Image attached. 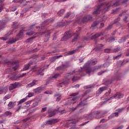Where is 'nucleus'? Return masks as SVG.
<instances>
[{"instance_id":"f257e3e1","label":"nucleus","mask_w":129,"mask_h":129,"mask_svg":"<svg viewBox=\"0 0 129 129\" xmlns=\"http://www.w3.org/2000/svg\"><path fill=\"white\" fill-rule=\"evenodd\" d=\"M117 6H119V1L117 0L114 3H113V2H106L104 3V9L103 10V13H106L109 9H110L111 7H117Z\"/></svg>"},{"instance_id":"f03ea898","label":"nucleus","mask_w":129,"mask_h":129,"mask_svg":"<svg viewBox=\"0 0 129 129\" xmlns=\"http://www.w3.org/2000/svg\"><path fill=\"white\" fill-rule=\"evenodd\" d=\"M73 34V33H72V31H71V30L66 32L64 34V36L61 39L60 41H68V40H69V39H70V38L72 37Z\"/></svg>"},{"instance_id":"7ed1b4c3","label":"nucleus","mask_w":129,"mask_h":129,"mask_svg":"<svg viewBox=\"0 0 129 129\" xmlns=\"http://www.w3.org/2000/svg\"><path fill=\"white\" fill-rule=\"evenodd\" d=\"M103 6L104 7V3H103L101 5L98 6L96 9L94 10L93 12H92V15L93 16H98V15L100 14V12H101V8H102Z\"/></svg>"},{"instance_id":"20e7f679","label":"nucleus","mask_w":129,"mask_h":129,"mask_svg":"<svg viewBox=\"0 0 129 129\" xmlns=\"http://www.w3.org/2000/svg\"><path fill=\"white\" fill-rule=\"evenodd\" d=\"M5 63L6 64H7L9 67H13V66H14L13 67V69H14L15 71H16V70L19 68V64H18L17 61H15L13 62L11 61H8Z\"/></svg>"},{"instance_id":"39448f33","label":"nucleus","mask_w":129,"mask_h":129,"mask_svg":"<svg viewBox=\"0 0 129 129\" xmlns=\"http://www.w3.org/2000/svg\"><path fill=\"white\" fill-rule=\"evenodd\" d=\"M64 111H65V110L59 111V109H56L55 110H52L51 109H49L48 110V113L49 114L48 117H52V116H54V115H55V112H60V113L63 114L64 113Z\"/></svg>"},{"instance_id":"423d86ee","label":"nucleus","mask_w":129,"mask_h":129,"mask_svg":"<svg viewBox=\"0 0 129 129\" xmlns=\"http://www.w3.org/2000/svg\"><path fill=\"white\" fill-rule=\"evenodd\" d=\"M100 68V66H97L93 68H91L89 67H87L86 68V71L87 73V74H89L90 75V74L91 72H94V71H96V70H98Z\"/></svg>"},{"instance_id":"0eeeda50","label":"nucleus","mask_w":129,"mask_h":129,"mask_svg":"<svg viewBox=\"0 0 129 129\" xmlns=\"http://www.w3.org/2000/svg\"><path fill=\"white\" fill-rule=\"evenodd\" d=\"M40 35H45L46 38L44 39V42H47L50 38V35L51 34V31L50 30H45L44 32L40 33Z\"/></svg>"},{"instance_id":"6e6552de","label":"nucleus","mask_w":129,"mask_h":129,"mask_svg":"<svg viewBox=\"0 0 129 129\" xmlns=\"http://www.w3.org/2000/svg\"><path fill=\"white\" fill-rule=\"evenodd\" d=\"M68 67H70V63L68 62H66L65 63L62 64L60 67H58L57 70H64V69H66V68H68Z\"/></svg>"},{"instance_id":"1a4fd4ad","label":"nucleus","mask_w":129,"mask_h":129,"mask_svg":"<svg viewBox=\"0 0 129 129\" xmlns=\"http://www.w3.org/2000/svg\"><path fill=\"white\" fill-rule=\"evenodd\" d=\"M20 78V75H18V73H14L10 76L11 80H18Z\"/></svg>"},{"instance_id":"9d476101","label":"nucleus","mask_w":129,"mask_h":129,"mask_svg":"<svg viewBox=\"0 0 129 129\" xmlns=\"http://www.w3.org/2000/svg\"><path fill=\"white\" fill-rule=\"evenodd\" d=\"M89 21H92V16L91 15H87L82 19L83 23H87V22H89Z\"/></svg>"},{"instance_id":"9b49d317","label":"nucleus","mask_w":129,"mask_h":129,"mask_svg":"<svg viewBox=\"0 0 129 129\" xmlns=\"http://www.w3.org/2000/svg\"><path fill=\"white\" fill-rule=\"evenodd\" d=\"M19 84H20V83L19 82L11 84L9 87V90H14V89L17 88V86H18Z\"/></svg>"},{"instance_id":"f8f14e48","label":"nucleus","mask_w":129,"mask_h":129,"mask_svg":"<svg viewBox=\"0 0 129 129\" xmlns=\"http://www.w3.org/2000/svg\"><path fill=\"white\" fill-rule=\"evenodd\" d=\"M88 99V98H87L83 101H81L78 105V107H79V106L81 107V106H84L85 105H86L87 104L86 100H87Z\"/></svg>"},{"instance_id":"ddd939ff","label":"nucleus","mask_w":129,"mask_h":129,"mask_svg":"<svg viewBox=\"0 0 129 129\" xmlns=\"http://www.w3.org/2000/svg\"><path fill=\"white\" fill-rule=\"evenodd\" d=\"M80 35V33L78 31H77L76 33H73V35L75 36V37L74 39H72V42H75V41H77V39L78 36Z\"/></svg>"},{"instance_id":"4468645a","label":"nucleus","mask_w":129,"mask_h":129,"mask_svg":"<svg viewBox=\"0 0 129 129\" xmlns=\"http://www.w3.org/2000/svg\"><path fill=\"white\" fill-rule=\"evenodd\" d=\"M57 122H58V120L57 119H52L47 121V124L50 125L55 124V123H57Z\"/></svg>"},{"instance_id":"2eb2a0df","label":"nucleus","mask_w":129,"mask_h":129,"mask_svg":"<svg viewBox=\"0 0 129 129\" xmlns=\"http://www.w3.org/2000/svg\"><path fill=\"white\" fill-rule=\"evenodd\" d=\"M82 47H83V46L80 45L77 47V48L76 50L69 51V52L67 53V55H72L73 54H74V53H76V52H77V51L79 50V48H82Z\"/></svg>"},{"instance_id":"dca6fc26","label":"nucleus","mask_w":129,"mask_h":129,"mask_svg":"<svg viewBox=\"0 0 129 129\" xmlns=\"http://www.w3.org/2000/svg\"><path fill=\"white\" fill-rule=\"evenodd\" d=\"M53 21L54 20L49 19L44 21L41 25L42 29H43V27H44V26H47V25H48L49 23H52Z\"/></svg>"},{"instance_id":"f3484780","label":"nucleus","mask_w":129,"mask_h":129,"mask_svg":"<svg viewBox=\"0 0 129 129\" xmlns=\"http://www.w3.org/2000/svg\"><path fill=\"white\" fill-rule=\"evenodd\" d=\"M60 57H63V55H60L54 56L50 58V62H54L56 60V59H59V58H60Z\"/></svg>"},{"instance_id":"a211bd4d","label":"nucleus","mask_w":129,"mask_h":129,"mask_svg":"<svg viewBox=\"0 0 129 129\" xmlns=\"http://www.w3.org/2000/svg\"><path fill=\"white\" fill-rule=\"evenodd\" d=\"M24 32H25V30L23 28L20 31L19 34H17V37H19V38H22V37L24 36Z\"/></svg>"},{"instance_id":"6ab92c4d","label":"nucleus","mask_w":129,"mask_h":129,"mask_svg":"<svg viewBox=\"0 0 129 129\" xmlns=\"http://www.w3.org/2000/svg\"><path fill=\"white\" fill-rule=\"evenodd\" d=\"M32 64V62H29L27 64L25 65L23 69V71H26V70H28L29 68H30V66H31Z\"/></svg>"},{"instance_id":"aec40b11","label":"nucleus","mask_w":129,"mask_h":129,"mask_svg":"<svg viewBox=\"0 0 129 129\" xmlns=\"http://www.w3.org/2000/svg\"><path fill=\"white\" fill-rule=\"evenodd\" d=\"M12 115V112L7 111L5 112L3 114L1 115V116H11Z\"/></svg>"},{"instance_id":"412c9836","label":"nucleus","mask_w":129,"mask_h":129,"mask_svg":"<svg viewBox=\"0 0 129 129\" xmlns=\"http://www.w3.org/2000/svg\"><path fill=\"white\" fill-rule=\"evenodd\" d=\"M12 28L14 30H17L19 28V24H18V22H14L12 25Z\"/></svg>"},{"instance_id":"4be33fe9","label":"nucleus","mask_w":129,"mask_h":129,"mask_svg":"<svg viewBox=\"0 0 129 129\" xmlns=\"http://www.w3.org/2000/svg\"><path fill=\"white\" fill-rule=\"evenodd\" d=\"M37 82H38V80H34L31 83L27 85V87H32L34 85H36Z\"/></svg>"},{"instance_id":"5701e85b","label":"nucleus","mask_w":129,"mask_h":129,"mask_svg":"<svg viewBox=\"0 0 129 129\" xmlns=\"http://www.w3.org/2000/svg\"><path fill=\"white\" fill-rule=\"evenodd\" d=\"M44 69H40L37 71V75H41V76H43L44 75V74L43 72H44Z\"/></svg>"},{"instance_id":"b1692460","label":"nucleus","mask_w":129,"mask_h":129,"mask_svg":"<svg viewBox=\"0 0 129 129\" xmlns=\"http://www.w3.org/2000/svg\"><path fill=\"white\" fill-rule=\"evenodd\" d=\"M42 90H43L42 88L38 87L35 89L34 92H35V93H36V94H38L40 93V92H41Z\"/></svg>"},{"instance_id":"393cba45","label":"nucleus","mask_w":129,"mask_h":129,"mask_svg":"<svg viewBox=\"0 0 129 129\" xmlns=\"http://www.w3.org/2000/svg\"><path fill=\"white\" fill-rule=\"evenodd\" d=\"M107 89V87H101L98 90V92L99 94L102 92V91H104V90H106Z\"/></svg>"},{"instance_id":"a878e982","label":"nucleus","mask_w":129,"mask_h":129,"mask_svg":"<svg viewBox=\"0 0 129 129\" xmlns=\"http://www.w3.org/2000/svg\"><path fill=\"white\" fill-rule=\"evenodd\" d=\"M114 41H115V39H114V37H111L108 39H106V41L108 42L109 43H111V42H114Z\"/></svg>"},{"instance_id":"bb28decb","label":"nucleus","mask_w":129,"mask_h":129,"mask_svg":"<svg viewBox=\"0 0 129 129\" xmlns=\"http://www.w3.org/2000/svg\"><path fill=\"white\" fill-rule=\"evenodd\" d=\"M60 75H61V74H55L53 76L49 77V80H53V78L56 79V78H57V77H59V76H60Z\"/></svg>"},{"instance_id":"cd10ccee","label":"nucleus","mask_w":129,"mask_h":129,"mask_svg":"<svg viewBox=\"0 0 129 129\" xmlns=\"http://www.w3.org/2000/svg\"><path fill=\"white\" fill-rule=\"evenodd\" d=\"M102 49H103V45L102 44H98L96 47V50H97V51H99V50H101Z\"/></svg>"},{"instance_id":"c85d7f7f","label":"nucleus","mask_w":129,"mask_h":129,"mask_svg":"<svg viewBox=\"0 0 129 129\" xmlns=\"http://www.w3.org/2000/svg\"><path fill=\"white\" fill-rule=\"evenodd\" d=\"M111 84V81L109 80H106L104 82V85H106V86L109 85V84Z\"/></svg>"},{"instance_id":"c756f323","label":"nucleus","mask_w":129,"mask_h":129,"mask_svg":"<svg viewBox=\"0 0 129 129\" xmlns=\"http://www.w3.org/2000/svg\"><path fill=\"white\" fill-rule=\"evenodd\" d=\"M77 97H74L72 98L71 101H69L67 105H70V104H71L72 103H73V102H72V101H74V100H76Z\"/></svg>"},{"instance_id":"7c9ffc66","label":"nucleus","mask_w":129,"mask_h":129,"mask_svg":"<svg viewBox=\"0 0 129 129\" xmlns=\"http://www.w3.org/2000/svg\"><path fill=\"white\" fill-rule=\"evenodd\" d=\"M97 38H98V35L97 34V33H96V34L93 35L91 37V40H96V39H97Z\"/></svg>"},{"instance_id":"2f4dec72","label":"nucleus","mask_w":129,"mask_h":129,"mask_svg":"<svg viewBox=\"0 0 129 129\" xmlns=\"http://www.w3.org/2000/svg\"><path fill=\"white\" fill-rule=\"evenodd\" d=\"M94 117V116H93V113H90L89 115H88V116H87V118H88L90 120H92Z\"/></svg>"},{"instance_id":"473e14b6","label":"nucleus","mask_w":129,"mask_h":129,"mask_svg":"<svg viewBox=\"0 0 129 129\" xmlns=\"http://www.w3.org/2000/svg\"><path fill=\"white\" fill-rule=\"evenodd\" d=\"M40 50V49L39 48H35V49H33L32 51H27V53H36V52H38V51H39Z\"/></svg>"},{"instance_id":"72a5a7b5","label":"nucleus","mask_w":129,"mask_h":129,"mask_svg":"<svg viewBox=\"0 0 129 129\" xmlns=\"http://www.w3.org/2000/svg\"><path fill=\"white\" fill-rule=\"evenodd\" d=\"M121 76L120 75V74H117V75H116L114 77V80H118V79H119V78H120Z\"/></svg>"},{"instance_id":"f704fd0d","label":"nucleus","mask_w":129,"mask_h":129,"mask_svg":"<svg viewBox=\"0 0 129 129\" xmlns=\"http://www.w3.org/2000/svg\"><path fill=\"white\" fill-rule=\"evenodd\" d=\"M80 79V77L78 76L76 77H73V78L72 79V81L75 82L76 80H79Z\"/></svg>"},{"instance_id":"c9c22d12","label":"nucleus","mask_w":129,"mask_h":129,"mask_svg":"<svg viewBox=\"0 0 129 129\" xmlns=\"http://www.w3.org/2000/svg\"><path fill=\"white\" fill-rule=\"evenodd\" d=\"M99 24V22H98V21H95L92 24L91 27H96V26H97V25H98Z\"/></svg>"},{"instance_id":"e433bc0d","label":"nucleus","mask_w":129,"mask_h":129,"mask_svg":"<svg viewBox=\"0 0 129 129\" xmlns=\"http://www.w3.org/2000/svg\"><path fill=\"white\" fill-rule=\"evenodd\" d=\"M64 13H65V10L61 9L59 12H58V15H60V16H62Z\"/></svg>"},{"instance_id":"4c0bfd02","label":"nucleus","mask_w":129,"mask_h":129,"mask_svg":"<svg viewBox=\"0 0 129 129\" xmlns=\"http://www.w3.org/2000/svg\"><path fill=\"white\" fill-rule=\"evenodd\" d=\"M5 73L6 74H10L12 73V69H8L7 70H6Z\"/></svg>"},{"instance_id":"58836bf2","label":"nucleus","mask_w":129,"mask_h":129,"mask_svg":"<svg viewBox=\"0 0 129 129\" xmlns=\"http://www.w3.org/2000/svg\"><path fill=\"white\" fill-rule=\"evenodd\" d=\"M71 15V12H68L64 16V19L69 18V16Z\"/></svg>"},{"instance_id":"ea45409f","label":"nucleus","mask_w":129,"mask_h":129,"mask_svg":"<svg viewBox=\"0 0 129 129\" xmlns=\"http://www.w3.org/2000/svg\"><path fill=\"white\" fill-rule=\"evenodd\" d=\"M26 100H27V97L21 99V100L19 102V104H21V103H23L25 102V101H26Z\"/></svg>"},{"instance_id":"a19ab883","label":"nucleus","mask_w":129,"mask_h":129,"mask_svg":"<svg viewBox=\"0 0 129 129\" xmlns=\"http://www.w3.org/2000/svg\"><path fill=\"white\" fill-rule=\"evenodd\" d=\"M36 69H37V66H34L31 68V71H33V72H36V71H37Z\"/></svg>"},{"instance_id":"79ce46f5","label":"nucleus","mask_w":129,"mask_h":129,"mask_svg":"<svg viewBox=\"0 0 129 129\" xmlns=\"http://www.w3.org/2000/svg\"><path fill=\"white\" fill-rule=\"evenodd\" d=\"M119 21H120V18L118 17L114 20L113 24H116V23H118Z\"/></svg>"},{"instance_id":"37998d69","label":"nucleus","mask_w":129,"mask_h":129,"mask_svg":"<svg viewBox=\"0 0 129 129\" xmlns=\"http://www.w3.org/2000/svg\"><path fill=\"white\" fill-rule=\"evenodd\" d=\"M65 78L68 79V80H70V79H71V74H68L65 76Z\"/></svg>"},{"instance_id":"c03bdc74","label":"nucleus","mask_w":129,"mask_h":129,"mask_svg":"<svg viewBox=\"0 0 129 129\" xmlns=\"http://www.w3.org/2000/svg\"><path fill=\"white\" fill-rule=\"evenodd\" d=\"M26 35H27V36H32V35H35V32L30 31V32L26 33Z\"/></svg>"},{"instance_id":"a18cd8bd","label":"nucleus","mask_w":129,"mask_h":129,"mask_svg":"<svg viewBox=\"0 0 129 129\" xmlns=\"http://www.w3.org/2000/svg\"><path fill=\"white\" fill-rule=\"evenodd\" d=\"M125 40H126V38L125 37H122L121 38V40L118 41V43H122V42H124Z\"/></svg>"},{"instance_id":"49530a36","label":"nucleus","mask_w":129,"mask_h":129,"mask_svg":"<svg viewBox=\"0 0 129 129\" xmlns=\"http://www.w3.org/2000/svg\"><path fill=\"white\" fill-rule=\"evenodd\" d=\"M125 40H126V38L125 37H122L121 38V40L118 41V43H122V42H124Z\"/></svg>"},{"instance_id":"de8ad7c7","label":"nucleus","mask_w":129,"mask_h":129,"mask_svg":"<svg viewBox=\"0 0 129 129\" xmlns=\"http://www.w3.org/2000/svg\"><path fill=\"white\" fill-rule=\"evenodd\" d=\"M120 50V48L119 47H117L116 48H115L113 50V52L114 53H116V52H118Z\"/></svg>"},{"instance_id":"09e8293b","label":"nucleus","mask_w":129,"mask_h":129,"mask_svg":"<svg viewBox=\"0 0 129 129\" xmlns=\"http://www.w3.org/2000/svg\"><path fill=\"white\" fill-rule=\"evenodd\" d=\"M117 96V93L115 94L114 95V96H113L112 97H111L110 98L108 99L107 100V101H108L109 100H110L111 99H112V98H115V97H116Z\"/></svg>"},{"instance_id":"8fccbe9b","label":"nucleus","mask_w":129,"mask_h":129,"mask_svg":"<svg viewBox=\"0 0 129 129\" xmlns=\"http://www.w3.org/2000/svg\"><path fill=\"white\" fill-rule=\"evenodd\" d=\"M8 106H9V107H10V108H12V107L14 106V103H13V102H10Z\"/></svg>"},{"instance_id":"3c124183","label":"nucleus","mask_w":129,"mask_h":129,"mask_svg":"<svg viewBox=\"0 0 129 129\" xmlns=\"http://www.w3.org/2000/svg\"><path fill=\"white\" fill-rule=\"evenodd\" d=\"M117 97L118 98H120L121 97H123V94L120 93H117Z\"/></svg>"},{"instance_id":"603ef678","label":"nucleus","mask_w":129,"mask_h":129,"mask_svg":"<svg viewBox=\"0 0 129 129\" xmlns=\"http://www.w3.org/2000/svg\"><path fill=\"white\" fill-rule=\"evenodd\" d=\"M16 42H17V40H15V39H12L11 40H10L8 43L9 44H14V43H16Z\"/></svg>"},{"instance_id":"864d4df0","label":"nucleus","mask_w":129,"mask_h":129,"mask_svg":"<svg viewBox=\"0 0 129 129\" xmlns=\"http://www.w3.org/2000/svg\"><path fill=\"white\" fill-rule=\"evenodd\" d=\"M121 55H122L121 54H120L117 55L116 56H114L113 59H119V58H120V57H121Z\"/></svg>"},{"instance_id":"5fc2aeb1","label":"nucleus","mask_w":129,"mask_h":129,"mask_svg":"<svg viewBox=\"0 0 129 129\" xmlns=\"http://www.w3.org/2000/svg\"><path fill=\"white\" fill-rule=\"evenodd\" d=\"M111 28H112V25H110L108 26V27L105 29V31H108V30H110Z\"/></svg>"},{"instance_id":"6e6d98bb","label":"nucleus","mask_w":129,"mask_h":129,"mask_svg":"<svg viewBox=\"0 0 129 129\" xmlns=\"http://www.w3.org/2000/svg\"><path fill=\"white\" fill-rule=\"evenodd\" d=\"M107 70L102 71L98 73V75H102L105 72H107Z\"/></svg>"},{"instance_id":"4d7b16f0","label":"nucleus","mask_w":129,"mask_h":129,"mask_svg":"<svg viewBox=\"0 0 129 129\" xmlns=\"http://www.w3.org/2000/svg\"><path fill=\"white\" fill-rule=\"evenodd\" d=\"M111 49L110 48H106L104 50L105 53H110Z\"/></svg>"},{"instance_id":"13d9d810","label":"nucleus","mask_w":129,"mask_h":129,"mask_svg":"<svg viewBox=\"0 0 129 129\" xmlns=\"http://www.w3.org/2000/svg\"><path fill=\"white\" fill-rule=\"evenodd\" d=\"M129 0H122L121 1V4H122L123 5H125L126 4H127V3L128 2Z\"/></svg>"},{"instance_id":"bf43d9fd","label":"nucleus","mask_w":129,"mask_h":129,"mask_svg":"<svg viewBox=\"0 0 129 129\" xmlns=\"http://www.w3.org/2000/svg\"><path fill=\"white\" fill-rule=\"evenodd\" d=\"M78 106L77 107H76L75 108H70V111H74V110H76V109H77V108H78Z\"/></svg>"},{"instance_id":"052dcab7","label":"nucleus","mask_w":129,"mask_h":129,"mask_svg":"<svg viewBox=\"0 0 129 129\" xmlns=\"http://www.w3.org/2000/svg\"><path fill=\"white\" fill-rule=\"evenodd\" d=\"M62 95L60 94L56 93L54 95V97H61Z\"/></svg>"},{"instance_id":"680f3d73","label":"nucleus","mask_w":129,"mask_h":129,"mask_svg":"<svg viewBox=\"0 0 129 129\" xmlns=\"http://www.w3.org/2000/svg\"><path fill=\"white\" fill-rule=\"evenodd\" d=\"M57 33H54L53 35V40H56V39H57Z\"/></svg>"},{"instance_id":"e2e57ef3","label":"nucleus","mask_w":129,"mask_h":129,"mask_svg":"<svg viewBox=\"0 0 129 129\" xmlns=\"http://www.w3.org/2000/svg\"><path fill=\"white\" fill-rule=\"evenodd\" d=\"M103 27H104V23H101L100 27H99V29H102V28H103Z\"/></svg>"},{"instance_id":"0e129e2a","label":"nucleus","mask_w":129,"mask_h":129,"mask_svg":"<svg viewBox=\"0 0 129 129\" xmlns=\"http://www.w3.org/2000/svg\"><path fill=\"white\" fill-rule=\"evenodd\" d=\"M124 109V108H119L117 110H116V111H118V112H121V111H122V110H123Z\"/></svg>"},{"instance_id":"69168bd1","label":"nucleus","mask_w":129,"mask_h":129,"mask_svg":"<svg viewBox=\"0 0 129 129\" xmlns=\"http://www.w3.org/2000/svg\"><path fill=\"white\" fill-rule=\"evenodd\" d=\"M84 71V68H81L78 70V72L80 73H81V72H83Z\"/></svg>"},{"instance_id":"338daca9","label":"nucleus","mask_w":129,"mask_h":129,"mask_svg":"<svg viewBox=\"0 0 129 129\" xmlns=\"http://www.w3.org/2000/svg\"><path fill=\"white\" fill-rule=\"evenodd\" d=\"M38 105V102H35L33 104L32 107H36Z\"/></svg>"},{"instance_id":"774afa93","label":"nucleus","mask_w":129,"mask_h":129,"mask_svg":"<svg viewBox=\"0 0 129 129\" xmlns=\"http://www.w3.org/2000/svg\"><path fill=\"white\" fill-rule=\"evenodd\" d=\"M10 98V96L7 95L4 97V100H7V99H9Z\"/></svg>"}]
</instances>
